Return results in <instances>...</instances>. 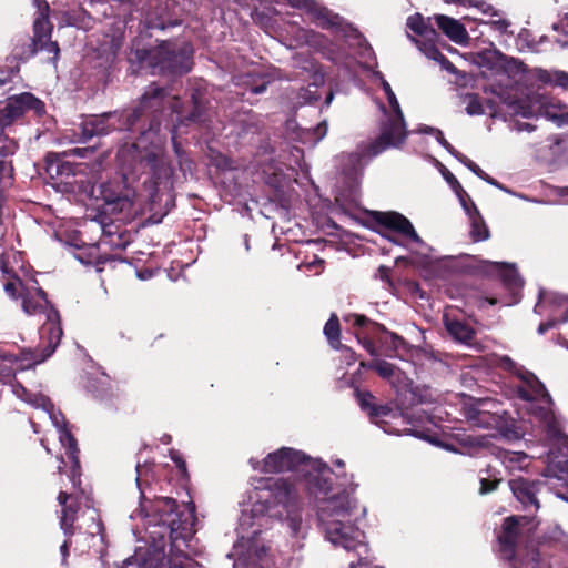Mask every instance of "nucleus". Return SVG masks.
Returning a JSON list of instances; mask_svg holds the SVG:
<instances>
[{"mask_svg": "<svg viewBox=\"0 0 568 568\" xmlns=\"http://www.w3.org/2000/svg\"><path fill=\"white\" fill-rule=\"evenodd\" d=\"M314 497L316 499L317 517L326 539L336 547L346 551H354L358 556L357 562H351L349 568H361L368 564L369 548L365 535L351 520L355 499L351 493L355 490L341 489L333 486L332 478H315Z\"/></svg>", "mask_w": 568, "mask_h": 568, "instance_id": "f257e3e1", "label": "nucleus"}, {"mask_svg": "<svg viewBox=\"0 0 568 568\" xmlns=\"http://www.w3.org/2000/svg\"><path fill=\"white\" fill-rule=\"evenodd\" d=\"M258 485L255 486V495L252 497L254 504L252 507V515L243 511L240 518L239 541L235 549L247 548V557L239 558L235 566L244 565L246 568H257L255 560H262V556L266 554V548L260 546L256 537L260 529H253L252 532L246 530L255 524L252 521L253 517H261L264 514L271 516L282 515L278 507L287 508L297 498L298 488L296 485L288 483L286 479H258Z\"/></svg>", "mask_w": 568, "mask_h": 568, "instance_id": "f03ea898", "label": "nucleus"}, {"mask_svg": "<svg viewBox=\"0 0 568 568\" xmlns=\"http://www.w3.org/2000/svg\"><path fill=\"white\" fill-rule=\"evenodd\" d=\"M131 518H142L149 526H165L173 546L178 541L186 542L195 534L194 508L178 510L175 500L161 498L154 503L143 500L139 508L131 514Z\"/></svg>", "mask_w": 568, "mask_h": 568, "instance_id": "7ed1b4c3", "label": "nucleus"}, {"mask_svg": "<svg viewBox=\"0 0 568 568\" xmlns=\"http://www.w3.org/2000/svg\"><path fill=\"white\" fill-rule=\"evenodd\" d=\"M250 464L253 469L263 473L301 471L305 475L306 488L313 496L314 490L317 489L314 487L316 477L332 478V473L325 465L307 458L302 452L287 447L268 454L262 462L251 458Z\"/></svg>", "mask_w": 568, "mask_h": 568, "instance_id": "20e7f679", "label": "nucleus"}, {"mask_svg": "<svg viewBox=\"0 0 568 568\" xmlns=\"http://www.w3.org/2000/svg\"><path fill=\"white\" fill-rule=\"evenodd\" d=\"M499 366L514 373L520 381L517 386L519 398L524 400L525 409L538 419L547 423L550 430L552 422V400L544 384L529 371L517 365L508 356H503Z\"/></svg>", "mask_w": 568, "mask_h": 568, "instance_id": "39448f33", "label": "nucleus"}, {"mask_svg": "<svg viewBox=\"0 0 568 568\" xmlns=\"http://www.w3.org/2000/svg\"><path fill=\"white\" fill-rule=\"evenodd\" d=\"M382 87L387 95L390 111L385 114L386 119L382 122L379 136L367 143L356 155L358 158L376 156L388 148H397L404 142L407 134L404 116L390 84L382 79Z\"/></svg>", "mask_w": 568, "mask_h": 568, "instance_id": "423d86ee", "label": "nucleus"}, {"mask_svg": "<svg viewBox=\"0 0 568 568\" xmlns=\"http://www.w3.org/2000/svg\"><path fill=\"white\" fill-rule=\"evenodd\" d=\"M193 49L189 43L176 45L164 42L151 50H138L136 59L142 67H149L153 73L183 74L191 70Z\"/></svg>", "mask_w": 568, "mask_h": 568, "instance_id": "0eeeda50", "label": "nucleus"}, {"mask_svg": "<svg viewBox=\"0 0 568 568\" xmlns=\"http://www.w3.org/2000/svg\"><path fill=\"white\" fill-rule=\"evenodd\" d=\"M18 397L33 406L34 408H41L50 418L53 426L59 432V440L63 447L67 448V454L69 458L73 463V469L71 475V481L73 486H78L80 484L78 468H79V459H78V447L77 442L72 434L67 428V422L64 416L60 410L54 408V405L47 396L42 394H31L24 387L19 386L16 390Z\"/></svg>", "mask_w": 568, "mask_h": 568, "instance_id": "6e6552de", "label": "nucleus"}, {"mask_svg": "<svg viewBox=\"0 0 568 568\" xmlns=\"http://www.w3.org/2000/svg\"><path fill=\"white\" fill-rule=\"evenodd\" d=\"M23 311L29 314H38L45 312L47 321L40 329V337L47 341L44 353L39 357L34 358L33 364H40L44 362L57 348L62 337V328L60 326L59 314L57 311L48 310V301L43 290L37 288L34 293H27L22 297Z\"/></svg>", "mask_w": 568, "mask_h": 568, "instance_id": "1a4fd4ad", "label": "nucleus"}, {"mask_svg": "<svg viewBox=\"0 0 568 568\" xmlns=\"http://www.w3.org/2000/svg\"><path fill=\"white\" fill-rule=\"evenodd\" d=\"M133 171H141L149 175L143 185L149 191L152 200H154L161 186L164 189L172 186L173 169L164 156L160 144L154 145L151 151L141 154L140 159H133Z\"/></svg>", "mask_w": 568, "mask_h": 568, "instance_id": "9d476101", "label": "nucleus"}, {"mask_svg": "<svg viewBox=\"0 0 568 568\" xmlns=\"http://www.w3.org/2000/svg\"><path fill=\"white\" fill-rule=\"evenodd\" d=\"M91 193L104 202L105 213L121 215L118 220H126L132 216L134 191L125 184L122 178L100 183L92 187Z\"/></svg>", "mask_w": 568, "mask_h": 568, "instance_id": "9b49d317", "label": "nucleus"}, {"mask_svg": "<svg viewBox=\"0 0 568 568\" xmlns=\"http://www.w3.org/2000/svg\"><path fill=\"white\" fill-rule=\"evenodd\" d=\"M38 8L39 16L33 22V52L48 51L53 54L52 60L55 62L59 57V45L51 41L52 24L49 21V4L43 0H33Z\"/></svg>", "mask_w": 568, "mask_h": 568, "instance_id": "f8f14e48", "label": "nucleus"}, {"mask_svg": "<svg viewBox=\"0 0 568 568\" xmlns=\"http://www.w3.org/2000/svg\"><path fill=\"white\" fill-rule=\"evenodd\" d=\"M28 110H32L37 115H42L45 112L44 103L29 92L10 97L6 105L0 109V131L11 125Z\"/></svg>", "mask_w": 568, "mask_h": 568, "instance_id": "ddd939ff", "label": "nucleus"}, {"mask_svg": "<svg viewBox=\"0 0 568 568\" xmlns=\"http://www.w3.org/2000/svg\"><path fill=\"white\" fill-rule=\"evenodd\" d=\"M121 116L118 112H112L89 119L82 126L83 140L87 141L94 135H105L115 129H130L140 118V111L134 110L131 114H128L124 124L108 123L109 120L120 122Z\"/></svg>", "mask_w": 568, "mask_h": 568, "instance_id": "4468645a", "label": "nucleus"}, {"mask_svg": "<svg viewBox=\"0 0 568 568\" xmlns=\"http://www.w3.org/2000/svg\"><path fill=\"white\" fill-rule=\"evenodd\" d=\"M549 303L551 313L554 315H562L558 321L557 320H550L545 323H541L538 327V333L544 334L548 329L552 328L558 322L565 323L568 321V296L557 294V293H550L547 294L545 292L539 293V302L535 306L536 313H541L540 308L542 307V303Z\"/></svg>", "mask_w": 568, "mask_h": 568, "instance_id": "2eb2a0df", "label": "nucleus"}, {"mask_svg": "<svg viewBox=\"0 0 568 568\" xmlns=\"http://www.w3.org/2000/svg\"><path fill=\"white\" fill-rule=\"evenodd\" d=\"M290 2L293 7L305 9L320 28L336 31L342 30V19L337 14H333L326 8L321 7L314 0H290Z\"/></svg>", "mask_w": 568, "mask_h": 568, "instance_id": "dca6fc26", "label": "nucleus"}, {"mask_svg": "<svg viewBox=\"0 0 568 568\" xmlns=\"http://www.w3.org/2000/svg\"><path fill=\"white\" fill-rule=\"evenodd\" d=\"M495 404L488 399L480 400L477 407L468 413V419L471 425L480 428H490L503 430L504 428V412L497 409L489 410Z\"/></svg>", "mask_w": 568, "mask_h": 568, "instance_id": "f3484780", "label": "nucleus"}, {"mask_svg": "<svg viewBox=\"0 0 568 568\" xmlns=\"http://www.w3.org/2000/svg\"><path fill=\"white\" fill-rule=\"evenodd\" d=\"M521 521L527 524V517L510 516L506 518L503 524V530L498 536V541L500 547L499 551L505 559L510 560L515 556V548L519 536Z\"/></svg>", "mask_w": 568, "mask_h": 568, "instance_id": "a211bd4d", "label": "nucleus"}, {"mask_svg": "<svg viewBox=\"0 0 568 568\" xmlns=\"http://www.w3.org/2000/svg\"><path fill=\"white\" fill-rule=\"evenodd\" d=\"M374 219L378 224L397 231L414 243L420 245L424 244L423 240L416 233L413 224L404 215L397 212H375Z\"/></svg>", "mask_w": 568, "mask_h": 568, "instance_id": "6ab92c4d", "label": "nucleus"}, {"mask_svg": "<svg viewBox=\"0 0 568 568\" xmlns=\"http://www.w3.org/2000/svg\"><path fill=\"white\" fill-rule=\"evenodd\" d=\"M510 489L518 501L524 507H534L535 510L539 508L537 494L540 491L541 484L530 483L524 478H515L509 481Z\"/></svg>", "mask_w": 568, "mask_h": 568, "instance_id": "aec40b11", "label": "nucleus"}, {"mask_svg": "<svg viewBox=\"0 0 568 568\" xmlns=\"http://www.w3.org/2000/svg\"><path fill=\"white\" fill-rule=\"evenodd\" d=\"M437 27L454 42L465 43L468 40V33L465 27L457 20L444 14H436L433 18Z\"/></svg>", "mask_w": 568, "mask_h": 568, "instance_id": "412c9836", "label": "nucleus"}, {"mask_svg": "<svg viewBox=\"0 0 568 568\" xmlns=\"http://www.w3.org/2000/svg\"><path fill=\"white\" fill-rule=\"evenodd\" d=\"M71 496L65 491H60L58 496V501L62 506L60 527L67 537H71L73 535V524L78 513L77 504H67Z\"/></svg>", "mask_w": 568, "mask_h": 568, "instance_id": "4be33fe9", "label": "nucleus"}, {"mask_svg": "<svg viewBox=\"0 0 568 568\" xmlns=\"http://www.w3.org/2000/svg\"><path fill=\"white\" fill-rule=\"evenodd\" d=\"M435 37L424 38L425 40H416L413 38V41L417 44L419 50L428 58L434 61H437L443 69L450 73L456 72V68L452 62L448 61V59L443 55L439 50L436 48L435 43L433 42Z\"/></svg>", "mask_w": 568, "mask_h": 568, "instance_id": "5701e85b", "label": "nucleus"}, {"mask_svg": "<svg viewBox=\"0 0 568 568\" xmlns=\"http://www.w3.org/2000/svg\"><path fill=\"white\" fill-rule=\"evenodd\" d=\"M444 324L449 335L457 342L469 343L474 338V331L465 323L444 315Z\"/></svg>", "mask_w": 568, "mask_h": 568, "instance_id": "b1692460", "label": "nucleus"}, {"mask_svg": "<svg viewBox=\"0 0 568 568\" xmlns=\"http://www.w3.org/2000/svg\"><path fill=\"white\" fill-rule=\"evenodd\" d=\"M465 210L467 211L470 222L471 230L470 236L475 242L485 241L489 237V231L481 216L479 215L476 206L473 204L471 207H468L465 203H463Z\"/></svg>", "mask_w": 568, "mask_h": 568, "instance_id": "393cba45", "label": "nucleus"}, {"mask_svg": "<svg viewBox=\"0 0 568 568\" xmlns=\"http://www.w3.org/2000/svg\"><path fill=\"white\" fill-rule=\"evenodd\" d=\"M499 458L510 471L525 469L529 464V457L523 452H500Z\"/></svg>", "mask_w": 568, "mask_h": 568, "instance_id": "a878e982", "label": "nucleus"}, {"mask_svg": "<svg viewBox=\"0 0 568 568\" xmlns=\"http://www.w3.org/2000/svg\"><path fill=\"white\" fill-rule=\"evenodd\" d=\"M407 27L423 38H429L430 36L437 37L436 31L432 27L427 26L424 18L419 13H416L407 19Z\"/></svg>", "mask_w": 568, "mask_h": 568, "instance_id": "bb28decb", "label": "nucleus"}, {"mask_svg": "<svg viewBox=\"0 0 568 568\" xmlns=\"http://www.w3.org/2000/svg\"><path fill=\"white\" fill-rule=\"evenodd\" d=\"M493 266L497 270L505 283L511 287H521L523 281L518 276L516 270L505 263H493Z\"/></svg>", "mask_w": 568, "mask_h": 568, "instance_id": "cd10ccee", "label": "nucleus"}, {"mask_svg": "<svg viewBox=\"0 0 568 568\" xmlns=\"http://www.w3.org/2000/svg\"><path fill=\"white\" fill-rule=\"evenodd\" d=\"M324 334L327 337L329 344L334 348H338L339 343V322L336 315H332L329 320L326 322L324 327Z\"/></svg>", "mask_w": 568, "mask_h": 568, "instance_id": "c85d7f7f", "label": "nucleus"}, {"mask_svg": "<svg viewBox=\"0 0 568 568\" xmlns=\"http://www.w3.org/2000/svg\"><path fill=\"white\" fill-rule=\"evenodd\" d=\"M368 369H374L377 372V374L383 377V378H386V379H392L396 373H397V368L395 365L384 361V359H375L373 362H371L368 365H367Z\"/></svg>", "mask_w": 568, "mask_h": 568, "instance_id": "c756f323", "label": "nucleus"}, {"mask_svg": "<svg viewBox=\"0 0 568 568\" xmlns=\"http://www.w3.org/2000/svg\"><path fill=\"white\" fill-rule=\"evenodd\" d=\"M373 399V396L368 393L366 394H359L358 395V402L362 408L369 409V414L372 416H387L390 409L387 406H378L375 407L371 404V400Z\"/></svg>", "mask_w": 568, "mask_h": 568, "instance_id": "7c9ffc66", "label": "nucleus"}, {"mask_svg": "<svg viewBox=\"0 0 568 568\" xmlns=\"http://www.w3.org/2000/svg\"><path fill=\"white\" fill-rule=\"evenodd\" d=\"M376 327L384 332L385 337L381 338V343L389 345V351L397 352L400 347L404 346L405 342L399 335L386 331V328L382 325H376Z\"/></svg>", "mask_w": 568, "mask_h": 568, "instance_id": "2f4dec72", "label": "nucleus"}, {"mask_svg": "<svg viewBox=\"0 0 568 568\" xmlns=\"http://www.w3.org/2000/svg\"><path fill=\"white\" fill-rule=\"evenodd\" d=\"M484 106L477 95L469 94L467 97L466 112L469 115H479L484 113Z\"/></svg>", "mask_w": 568, "mask_h": 568, "instance_id": "473e14b6", "label": "nucleus"}, {"mask_svg": "<svg viewBox=\"0 0 568 568\" xmlns=\"http://www.w3.org/2000/svg\"><path fill=\"white\" fill-rule=\"evenodd\" d=\"M455 158L462 162L465 166H467L473 173H475L480 179H486V173L470 159L466 155L457 152Z\"/></svg>", "mask_w": 568, "mask_h": 568, "instance_id": "72a5a7b5", "label": "nucleus"}, {"mask_svg": "<svg viewBox=\"0 0 568 568\" xmlns=\"http://www.w3.org/2000/svg\"><path fill=\"white\" fill-rule=\"evenodd\" d=\"M196 566V562L185 556L184 554H181L180 556H175L170 561V568H193Z\"/></svg>", "mask_w": 568, "mask_h": 568, "instance_id": "f704fd0d", "label": "nucleus"}, {"mask_svg": "<svg viewBox=\"0 0 568 568\" xmlns=\"http://www.w3.org/2000/svg\"><path fill=\"white\" fill-rule=\"evenodd\" d=\"M545 115L547 119L556 122L557 125H559V126L568 124V110L565 112L556 113V112H552L551 110L547 109L545 111Z\"/></svg>", "mask_w": 568, "mask_h": 568, "instance_id": "c9c22d12", "label": "nucleus"}, {"mask_svg": "<svg viewBox=\"0 0 568 568\" xmlns=\"http://www.w3.org/2000/svg\"><path fill=\"white\" fill-rule=\"evenodd\" d=\"M162 95H163V92L161 89L151 87L150 90L143 94L141 104H142V106H148L149 104L153 105L151 103V101L158 100Z\"/></svg>", "mask_w": 568, "mask_h": 568, "instance_id": "e433bc0d", "label": "nucleus"}, {"mask_svg": "<svg viewBox=\"0 0 568 568\" xmlns=\"http://www.w3.org/2000/svg\"><path fill=\"white\" fill-rule=\"evenodd\" d=\"M17 144L13 140L8 138L0 139V155L8 156L16 152Z\"/></svg>", "mask_w": 568, "mask_h": 568, "instance_id": "4c0bfd02", "label": "nucleus"}, {"mask_svg": "<svg viewBox=\"0 0 568 568\" xmlns=\"http://www.w3.org/2000/svg\"><path fill=\"white\" fill-rule=\"evenodd\" d=\"M554 84L561 87L564 89H568V72L565 71H555L549 79Z\"/></svg>", "mask_w": 568, "mask_h": 568, "instance_id": "58836bf2", "label": "nucleus"}, {"mask_svg": "<svg viewBox=\"0 0 568 568\" xmlns=\"http://www.w3.org/2000/svg\"><path fill=\"white\" fill-rule=\"evenodd\" d=\"M516 114H519L524 118H531L537 114V111L532 108V105H524L523 102L518 103L515 108Z\"/></svg>", "mask_w": 568, "mask_h": 568, "instance_id": "ea45409f", "label": "nucleus"}, {"mask_svg": "<svg viewBox=\"0 0 568 568\" xmlns=\"http://www.w3.org/2000/svg\"><path fill=\"white\" fill-rule=\"evenodd\" d=\"M359 343L362 344V346L368 352V354L373 357H377L378 356V352H377V348L375 347L374 343L368 338V337H365V336H357Z\"/></svg>", "mask_w": 568, "mask_h": 568, "instance_id": "a19ab883", "label": "nucleus"}, {"mask_svg": "<svg viewBox=\"0 0 568 568\" xmlns=\"http://www.w3.org/2000/svg\"><path fill=\"white\" fill-rule=\"evenodd\" d=\"M435 138L452 155H456L458 151L444 138L440 130L436 131Z\"/></svg>", "mask_w": 568, "mask_h": 568, "instance_id": "79ce46f5", "label": "nucleus"}, {"mask_svg": "<svg viewBox=\"0 0 568 568\" xmlns=\"http://www.w3.org/2000/svg\"><path fill=\"white\" fill-rule=\"evenodd\" d=\"M560 24L562 27V36L558 39V42L562 47H567L568 45V13L565 14V17L561 20Z\"/></svg>", "mask_w": 568, "mask_h": 568, "instance_id": "37998d69", "label": "nucleus"}, {"mask_svg": "<svg viewBox=\"0 0 568 568\" xmlns=\"http://www.w3.org/2000/svg\"><path fill=\"white\" fill-rule=\"evenodd\" d=\"M497 485H498V480L490 481V480H488L486 478H483L480 480V490L479 491L483 495L487 494V493H490V491L496 489Z\"/></svg>", "mask_w": 568, "mask_h": 568, "instance_id": "c03bdc74", "label": "nucleus"}, {"mask_svg": "<svg viewBox=\"0 0 568 568\" xmlns=\"http://www.w3.org/2000/svg\"><path fill=\"white\" fill-rule=\"evenodd\" d=\"M305 40L310 45L316 47L321 44L323 36L317 34L313 31H305Z\"/></svg>", "mask_w": 568, "mask_h": 568, "instance_id": "a18cd8bd", "label": "nucleus"}, {"mask_svg": "<svg viewBox=\"0 0 568 568\" xmlns=\"http://www.w3.org/2000/svg\"><path fill=\"white\" fill-rule=\"evenodd\" d=\"M171 458L175 463L176 467L182 471V474L185 475L186 474V464L181 458V456H179L176 452L172 450Z\"/></svg>", "mask_w": 568, "mask_h": 568, "instance_id": "49530a36", "label": "nucleus"}, {"mask_svg": "<svg viewBox=\"0 0 568 568\" xmlns=\"http://www.w3.org/2000/svg\"><path fill=\"white\" fill-rule=\"evenodd\" d=\"M473 6L478 8L484 14H495L493 7L485 1H476L473 3Z\"/></svg>", "mask_w": 568, "mask_h": 568, "instance_id": "de8ad7c7", "label": "nucleus"}, {"mask_svg": "<svg viewBox=\"0 0 568 568\" xmlns=\"http://www.w3.org/2000/svg\"><path fill=\"white\" fill-rule=\"evenodd\" d=\"M113 224H102L101 230L104 236L112 237L114 234L118 233V230H113Z\"/></svg>", "mask_w": 568, "mask_h": 568, "instance_id": "09e8293b", "label": "nucleus"}, {"mask_svg": "<svg viewBox=\"0 0 568 568\" xmlns=\"http://www.w3.org/2000/svg\"><path fill=\"white\" fill-rule=\"evenodd\" d=\"M20 285V282H8L4 284V291L12 297H14L17 292V286Z\"/></svg>", "mask_w": 568, "mask_h": 568, "instance_id": "8fccbe9b", "label": "nucleus"}, {"mask_svg": "<svg viewBox=\"0 0 568 568\" xmlns=\"http://www.w3.org/2000/svg\"><path fill=\"white\" fill-rule=\"evenodd\" d=\"M352 317L354 318V325L356 326H364L368 322V320L363 315H353Z\"/></svg>", "mask_w": 568, "mask_h": 568, "instance_id": "3c124183", "label": "nucleus"}, {"mask_svg": "<svg viewBox=\"0 0 568 568\" xmlns=\"http://www.w3.org/2000/svg\"><path fill=\"white\" fill-rule=\"evenodd\" d=\"M6 258H7V254H2L0 257L1 270L3 273H10V270H9Z\"/></svg>", "mask_w": 568, "mask_h": 568, "instance_id": "603ef678", "label": "nucleus"}, {"mask_svg": "<svg viewBox=\"0 0 568 568\" xmlns=\"http://www.w3.org/2000/svg\"><path fill=\"white\" fill-rule=\"evenodd\" d=\"M420 133H426V134H436V131H438V129H435V128H432V126H427V125H423L419 128L418 130Z\"/></svg>", "mask_w": 568, "mask_h": 568, "instance_id": "864d4df0", "label": "nucleus"}, {"mask_svg": "<svg viewBox=\"0 0 568 568\" xmlns=\"http://www.w3.org/2000/svg\"><path fill=\"white\" fill-rule=\"evenodd\" d=\"M316 131L320 134V139H322L326 134V132H327V124H326V122H323V123L318 124Z\"/></svg>", "mask_w": 568, "mask_h": 568, "instance_id": "5fc2aeb1", "label": "nucleus"}, {"mask_svg": "<svg viewBox=\"0 0 568 568\" xmlns=\"http://www.w3.org/2000/svg\"><path fill=\"white\" fill-rule=\"evenodd\" d=\"M71 537H68V539L62 544L60 550H61V554L63 556V558H65L68 556V549H69V546H70V539Z\"/></svg>", "mask_w": 568, "mask_h": 568, "instance_id": "6e6d98bb", "label": "nucleus"}, {"mask_svg": "<svg viewBox=\"0 0 568 568\" xmlns=\"http://www.w3.org/2000/svg\"><path fill=\"white\" fill-rule=\"evenodd\" d=\"M486 182H488L489 184L491 185H495L501 190H504V187L495 180L493 179L491 176H489L487 173H486V179H484Z\"/></svg>", "mask_w": 568, "mask_h": 568, "instance_id": "4d7b16f0", "label": "nucleus"}, {"mask_svg": "<svg viewBox=\"0 0 568 568\" xmlns=\"http://www.w3.org/2000/svg\"><path fill=\"white\" fill-rule=\"evenodd\" d=\"M535 128L529 124V123H523V124H519L517 130L518 131H523V130H526V131H532Z\"/></svg>", "mask_w": 568, "mask_h": 568, "instance_id": "13d9d810", "label": "nucleus"}, {"mask_svg": "<svg viewBox=\"0 0 568 568\" xmlns=\"http://www.w3.org/2000/svg\"><path fill=\"white\" fill-rule=\"evenodd\" d=\"M0 171L1 172H4V171L11 172L10 164L7 163L6 161H0Z\"/></svg>", "mask_w": 568, "mask_h": 568, "instance_id": "bf43d9fd", "label": "nucleus"}, {"mask_svg": "<svg viewBox=\"0 0 568 568\" xmlns=\"http://www.w3.org/2000/svg\"><path fill=\"white\" fill-rule=\"evenodd\" d=\"M11 374H12V372L10 369L0 367V377H10Z\"/></svg>", "mask_w": 568, "mask_h": 568, "instance_id": "052dcab7", "label": "nucleus"}, {"mask_svg": "<svg viewBox=\"0 0 568 568\" xmlns=\"http://www.w3.org/2000/svg\"><path fill=\"white\" fill-rule=\"evenodd\" d=\"M264 90H265V85H258V87L253 88L252 92L254 94H258V93H262Z\"/></svg>", "mask_w": 568, "mask_h": 568, "instance_id": "680f3d73", "label": "nucleus"}, {"mask_svg": "<svg viewBox=\"0 0 568 568\" xmlns=\"http://www.w3.org/2000/svg\"><path fill=\"white\" fill-rule=\"evenodd\" d=\"M333 98H334V94L332 92H329L328 95L325 99V104L329 105L332 100H333Z\"/></svg>", "mask_w": 568, "mask_h": 568, "instance_id": "e2e57ef3", "label": "nucleus"}, {"mask_svg": "<svg viewBox=\"0 0 568 568\" xmlns=\"http://www.w3.org/2000/svg\"><path fill=\"white\" fill-rule=\"evenodd\" d=\"M2 358H3L4 361H8V362H13V361H16V357H14V356H12V355H2Z\"/></svg>", "mask_w": 568, "mask_h": 568, "instance_id": "0e129e2a", "label": "nucleus"}, {"mask_svg": "<svg viewBox=\"0 0 568 568\" xmlns=\"http://www.w3.org/2000/svg\"><path fill=\"white\" fill-rule=\"evenodd\" d=\"M136 471H138L136 483L139 484L140 476H141V466L140 465L136 466Z\"/></svg>", "mask_w": 568, "mask_h": 568, "instance_id": "69168bd1", "label": "nucleus"}, {"mask_svg": "<svg viewBox=\"0 0 568 568\" xmlns=\"http://www.w3.org/2000/svg\"><path fill=\"white\" fill-rule=\"evenodd\" d=\"M8 78H0V87L4 85L8 82Z\"/></svg>", "mask_w": 568, "mask_h": 568, "instance_id": "338daca9", "label": "nucleus"}, {"mask_svg": "<svg viewBox=\"0 0 568 568\" xmlns=\"http://www.w3.org/2000/svg\"><path fill=\"white\" fill-rule=\"evenodd\" d=\"M335 465H336V466H338V467H343V466H344V462H343V460H341V459H337V460L335 462Z\"/></svg>", "mask_w": 568, "mask_h": 568, "instance_id": "774afa93", "label": "nucleus"}]
</instances>
